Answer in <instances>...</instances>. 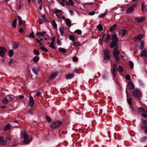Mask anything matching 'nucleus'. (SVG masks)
I'll return each mask as SVG.
<instances>
[{"mask_svg": "<svg viewBox=\"0 0 147 147\" xmlns=\"http://www.w3.org/2000/svg\"><path fill=\"white\" fill-rule=\"evenodd\" d=\"M23 136L24 139L23 142L26 144L30 143L33 139L31 136H29L26 133L23 134Z\"/></svg>", "mask_w": 147, "mask_h": 147, "instance_id": "f257e3e1", "label": "nucleus"}, {"mask_svg": "<svg viewBox=\"0 0 147 147\" xmlns=\"http://www.w3.org/2000/svg\"><path fill=\"white\" fill-rule=\"evenodd\" d=\"M132 95L134 97L140 100L142 96V93L138 89H136L133 91Z\"/></svg>", "mask_w": 147, "mask_h": 147, "instance_id": "f03ea898", "label": "nucleus"}, {"mask_svg": "<svg viewBox=\"0 0 147 147\" xmlns=\"http://www.w3.org/2000/svg\"><path fill=\"white\" fill-rule=\"evenodd\" d=\"M62 123V122L60 121H56L52 123L50 125V127L52 128H57L59 127Z\"/></svg>", "mask_w": 147, "mask_h": 147, "instance_id": "7ed1b4c3", "label": "nucleus"}, {"mask_svg": "<svg viewBox=\"0 0 147 147\" xmlns=\"http://www.w3.org/2000/svg\"><path fill=\"white\" fill-rule=\"evenodd\" d=\"M141 128L144 131V133L147 134V121H143V123L141 125Z\"/></svg>", "mask_w": 147, "mask_h": 147, "instance_id": "20e7f679", "label": "nucleus"}, {"mask_svg": "<svg viewBox=\"0 0 147 147\" xmlns=\"http://www.w3.org/2000/svg\"><path fill=\"white\" fill-rule=\"evenodd\" d=\"M24 98L23 95H20L19 96L14 97L13 95H10V102L11 101H15L16 100L21 99Z\"/></svg>", "mask_w": 147, "mask_h": 147, "instance_id": "39448f33", "label": "nucleus"}, {"mask_svg": "<svg viewBox=\"0 0 147 147\" xmlns=\"http://www.w3.org/2000/svg\"><path fill=\"white\" fill-rule=\"evenodd\" d=\"M110 51L108 49H106L104 51V58L107 59H110L111 56L110 55Z\"/></svg>", "mask_w": 147, "mask_h": 147, "instance_id": "423d86ee", "label": "nucleus"}, {"mask_svg": "<svg viewBox=\"0 0 147 147\" xmlns=\"http://www.w3.org/2000/svg\"><path fill=\"white\" fill-rule=\"evenodd\" d=\"M126 93L127 95V102L131 108L132 109V108L131 106V105H132V102H131V98H128V96H129V94L128 92V91L127 90V88H126V90H125Z\"/></svg>", "mask_w": 147, "mask_h": 147, "instance_id": "0eeeda50", "label": "nucleus"}, {"mask_svg": "<svg viewBox=\"0 0 147 147\" xmlns=\"http://www.w3.org/2000/svg\"><path fill=\"white\" fill-rule=\"evenodd\" d=\"M113 69L112 74L113 76L115 77L118 70V68L117 65L116 64L113 63Z\"/></svg>", "mask_w": 147, "mask_h": 147, "instance_id": "6e6552de", "label": "nucleus"}, {"mask_svg": "<svg viewBox=\"0 0 147 147\" xmlns=\"http://www.w3.org/2000/svg\"><path fill=\"white\" fill-rule=\"evenodd\" d=\"M6 51V49L5 48L0 46V55L1 56L3 57Z\"/></svg>", "mask_w": 147, "mask_h": 147, "instance_id": "1a4fd4ad", "label": "nucleus"}, {"mask_svg": "<svg viewBox=\"0 0 147 147\" xmlns=\"http://www.w3.org/2000/svg\"><path fill=\"white\" fill-rule=\"evenodd\" d=\"M127 33V31L124 29H121L119 32V34L120 36L123 37Z\"/></svg>", "mask_w": 147, "mask_h": 147, "instance_id": "9d476101", "label": "nucleus"}, {"mask_svg": "<svg viewBox=\"0 0 147 147\" xmlns=\"http://www.w3.org/2000/svg\"><path fill=\"white\" fill-rule=\"evenodd\" d=\"M128 85L129 87L127 88V86L126 88H127V89H129V91H130V90H133L135 88V86L134 84L131 81H129L128 82Z\"/></svg>", "mask_w": 147, "mask_h": 147, "instance_id": "9b49d317", "label": "nucleus"}, {"mask_svg": "<svg viewBox=\"0 0 147 147\" xmlns=\"http://www.w3.org/2000/svg\"><path fill=\"white\" fill-rule=\"evenodd\" d=\"M146 18L143 17H141L140 18L136 17L135 18L136 22L138 23H140L144 21Z\"/></svg>", "mask_w": 147, "mask_h": 147, "instance_id": "f8f14e48", "label": "nucleus"}, {"mask_svg": "<svg viewBox=\"0 0 147 147\" xmlns=\"http://www.w3.org/2000/svg\"><path fill=\"white\" fill-rule=\"evenodd\" d=\"M31 69L36 75H38V72L40 70L37 67H32Z\"/></svg>", "mask_w": 147, "mask_h": 147, "instance_id": "ddd939ff", "label": "nucleus"}, {"mask_svg": "<svg viewBox=\"0 0 147 147\" xmlns=\"http://www.w3.org/2000/svg\"><path fill=\"white\" fill-rule=\"evenodd\" d=\"M57 74L58 73L57 72H54L52 73L50 75L49 77V79L51 80H53L57 76Z\"/></svg>", "mask_w": 147, "mask_h": 147, "instance_id": "4468645a", "label": "nucleus"}, {"mask_svg": "<svg viewBox=\"0 0 147 147\" xmlns=\"http://www.w3.org/2000/svg\"><path fill=\"white\" fill-rule=\"evenodd\" d=\"M143 34H140L135 37L134 38V40L135 41L138 40H141L143 38Z\"/></svg>", "mask_w": 147, "mask_h": 147, "instance_id": "2eb2a0df", "label": "nucleus"}, {"mask_svg": "<svg viewBox=\"0 0 147 147\" xmlns=\"http://www.w3.org/2000/svg\"><path fill=\"white\" fill-rule=\"evenodd\" d=\"M7 142L4 140L3 137L2 136H0V145H4L6 144Z\"/></svg>", "mask_w": 147, "mask_h": 147, "instance_id": "dca6fc26", "label": "nucleus"}, {"mask_svg": "<svg viewBox=\"0 0 147 147\" xmlns=\"http://www.w3.org/2000/svg\"><path fill=\"white\" fill-rule=\"evenodd\" d=\"M29 103L31 107H32L34 104V100L33 97L30 96L29 98Z\"/></svg>", "mask_w": 147, "mask_h": 147, "instance_id": "f3484780", "label": "nucleus"}, {"mask_svg": "<svg viewBox=\"0 0 147 147\" xmlns=\"http://www.w3.org/2000/svg\"><path fill=\"white\" fill-rule=\"evenodd\" d=\"M74 76V74L73 73H69L65 75V78L67 80L71 79Z\"/></svg>", "mask_w": 147, "mask_h": 147, "instance_id": "a211bd4d", "label": "nucleus"}, {"mask_svg": "<svg viewBox=\"0 0 147 147\" xmlns=\"http://www.w3.org/2000/svg\"><path fill=\"white\" fill-rule=\"evenodd\" d=\"M12 45L13 49H16L18 48L19 44L18 42H14L12 43Z\"/></svg>", "mask_w": 147, "mask_h": 147, "instance_id": "6ab92c4d", "label": "nucleus"}, {"mask_svg": "<svg viewBox=\"0 0 147 147\" xmlns=\"http://www.w3.org/2000/svg\"><path fill=\"white\" fill-rule=\"evenodd\" d=\"M46 33V32L45 31H43L42 32H37L36 34L37 36L39 37H40L41 36H44V35Z\"/></svg>", "mask_w": 147, "mask_h": 147, "instance_id": "aec40b11", "label": "nucleus"}, {"mask_svg": "<svg viewBox=\"0 0 147 147\" xmlns=\"http://www.w3.org/2000/svg\"><path fill=\"white\" fill-rule=\"evenodd\" d=\"M18 19L19 21V24L20 26H21L23 24L25 23V21L24 20H22L21 17L18 16H17Z\"/></svg>", "mask_w": 147, "mask_h": 147, "instance_id": "412c9836", "label": "nucleus"}, {"mask_svg": "<svg viewBox=\"0 0 147 147\" xmlns=\"http://www.w3.org/2000/svg\"><path fill=\"white\" fill-rule=\"evenodd\" d=\"M117 42L116 41L113 40L110 43V46L111 48H113L116 46Z\"/></svg>", "mask_w": 147, "mask_h": 147, "instance_id": "4be33fe9", "label": "nucleus"}, {"mask_svg": "<svg viewBox=\"0 0 147 147\" xmlns=\"http://www.w3.org/2000/svg\"><path fill=\"white\" fill-rule=\"evenodd\" d=\"M111 40L112 41L115 40L116 41H117L118 39L117 37V35L115 34H113L111 36Z\"/></svg>", "mask_w": 147, "mask_h": 147, "instance_id": "5701e85b", "label": "nucleus"}, {"mask_svg": "<svg viewBox=\"0 0 147 147\" xmlns=\"http://www.w3.org/2000/svg\"><path fill=\"white\" fill-rule=\"evenodd\" d=\"M111 38V35L108 34L106 36V38L104 40V42L106 43H108Z\"/></svg>", "mask_w": 147, "mask_h": 147, "instance_id": "b1692460", "label": "nucleus"}, {"mask_svg": "<svg viewBox=\"0 0 147 147\" xmlns=\"http://www.w3.org/2000/svg\"><path fill=\"white\" fill-rule=\"evenodd\" d=\"M65 22L66 24L68 26L70 27L71 25V22L70 20L68 18H67L65 19Z\"/></svg>", "mask_w": 147, "mask_h": 147, "instance_id": "393cba45", "label": "nucleus"}, {"mask_svg": "<svg viewBox=\"0 0 147 147\" xmlns=\"http://www.w3.org/2000/svg\"><path fill=\"white\" fill-rule=\"evenodd\" d=\"M141 56H144L147 57V51H146L145 49H144L142 51V54L140 55Z\"/></svg>", "mask_w": 147, "mask_h": 147, "instance_id": "a878e982", "label": "nucleus"}, {"mask_svg": "<svg viewBox=\"0 0 147 147\" xmlns=\"http://www.w3.org/2000/svg\"><path fill=\"white\" fill-rule=\"evenodd\" d=\"M134 11V9L132 7H131L128 8L126 11V13H129Z\"/></svg>", "mask_w": 147, "mask_h": 147, "instance_id": "bb28decb", "label": "nucleus"}, {"mask_svg": "<svg viewBox=\"0 0 147 147\" xmlns=\"http://www.w3.org/2000/svg\"><path fill=\"white\" fill-rule=\"evenodd\" d=\"M59 51L63 53H65L67 52V50L65 49L60 47L59 49Z\"/></svg>", "mask_w": 147, "mask_h": 147, "instance_id": "cd10ccee", "label": "nucleus"}, {"mask_svg": "<svg viewBox=\"0 0 147 147\" xmlns=\"http://www.w3.org/2000/svg\"><path fill=\"white\" fill-rule=\"evenodd\" d=\"M69 39L72 41H74L75 40V37L74 35L72 34H70L69 36Z\"/></svg>", "mask_w": 147, "mask_h": 147, "instance_id": "c85d7f7f", "label": "nucleus"}, {"mask_svg": "<svg viewBox=\"0 0 147 147\" xmlns=\"http://www.w3.org/2000/svg\"><path fill=\"white\" fill-rule=\"evenodd\" d=\"M40 58L38 56H35L32 59L33 61L35 63L37 62L39 60Z\"/></svg>", "mask_w": 147, "mask_h": 147, "instance_id": "c756f323", "label": "nucleus"}, {"mask_svg": "<svg viewBox=\"0 0 147 147\" xmlns=\"http://www.w3.org/2000/svg\"><path fill=\"white\" fill-rule=\"evenodd\" d=\"M114 53L113 54V56L114 57L118 56V55L120 54V52L119 50H117V51H114Z\"/></svg>", "mask_w": 147, "mask_h": 147, "instance_id": "7c9ffc66", "label": "nucleus"}, {"mask_svg": "<svg viewBox=\"0 0 147 147\" xmlns=\"http://www.w3.org/2000/svg\"><path fill=\"white\" fill-rule=\"evenodd\" d=\"M98 30L99 31H102L103 30V26L101 24H99L97 26Z\"/></svg>", "mask_w": 147, "mask_h": 147, "instance_id": "2f4dec72", "label": "nucleus"}, {"mask_svg": "<svg viewBox=\"0 0 147 147\" xmlns=\"http://www.w3.org/2000/svg\"><path fill=\"white\" fill-rule=\"evenodd\" d=\"M52 23L53 27L55 29L57 28V24L56 23L55 21L53 20L52 21Z\"/></svg>", "mask_w": 147, "mask_h": 147, "instance_id": "473e14b6", "label": "nucleus"}, {"mask_svg": "<svg viewBox=\"0 0 147 147\" xmlns=\"http://www.w3.org/2000/svg\"><path fill=\"white\" fill-rule=\"evenodd\" d=\"M117 25L116 24H114L110 28V31L111 32L114 30L117 27Z\"/></svg>", "mask_w": 147, "mask_h": 147, "instance_id": "72a5a7b5", "label": "nucleus"}, {"mask_svg": "<svg viewBox=\"0 0 147 147\" xmlns=\"http://www.w3.org/2000/svg\"><path fill=\"white\" fill-rule=\"evenodd\" d=\"M64 28L63 27H62L59 29V30L61 35L62 36L63 35L64 32Z\"/></svg>", "mask_w": 147, "mask_h": 147, "instance_id": "f704fd0d", "label": "nucleus"}, {"mask_svg": "<svg viewBox=\"0 0 147 147\" xmlns=\"http://www.w3.org/2000/svg\"><path fill=\"white\" fill-rule=\"evenodd\" d=\"M142 9L143 11L146 12L147 11V8H146V7L145 5L144 4H142Z\"/></svg>", "mask_w": 147, "mask_h": 147, "instance_id": "c9c22d12", "label": "nucleus"}, {"mask_svg": "<svg viewBox=\"0 0 147 147\" xmlns=\"http://www.w3.org/2000/svg\"><path fill=\"white\" fill-rule=\"evenodd\" d=\"M9 129V123H8L4 127L3 129L4 131H6Z\"/></svg>", "mask_w": 147, "mask_h": 147, "instance_id": "e433bc0d", "label": "nucleus"}, {"mask_svg": "<svg viewBox=\"0 0 147 147\" xmlns=\"http://www.w3.org/2000/svg\"><path fill=\"white\" fill-rule=\"evenodd\" d=\"M17 23V19H15L13 21L12 23V26L13 28H16V27Z\"/></svg>", "mask_w": 147, "mask_h": 147, "instance_id": "4c0bfd02", "label": "nucleus"}, {"mask_svg": "<svg viewBox=\"0 0 147 147\" xmlns=\"http://www.w3.org/2000/svg\"><path fill=\"white\" fill-rule=\"evenodd\" d=\"M45 118L46 120L49 123H50L51 122V119L50 117L48 115H46L45 116Z\"/></svg>", "mask_w": 147, "mask_h": 147, "instance_id": "58836bf2", "label": "nucleus"}, {"mask_svg": "<svg viewBox=\"0 0 147 147\" xmlns=\"http://www.w3.org/2000/svg\"><path fill=\"white\" fill-rule=\"evenodd\" d=\"M49 47L53 49H56V48L54 46V43H53V42H51L49 45Z\"/></svg>", "mask_w": 147, "mask_h": 147, "instance_id": "ea45409f", "label": "nucleus"}, {"mask_svg": "<svg viewBox=\"0 0 147 147\" xmlns=\"http://www.w3.org/2000/svg\"><path fill=\"white\" fill-rule=\"evenodd\" d=\"M138 110L139 112H141L142 113H144L146 111L144 109L141 107L139 108Z\"/></svg>", "mask_w": 147, "mask_h": 147, "instance_id": "a19ab883", "label": "nucleus"}, {"mask_svg": "<svg viewBox=\"0 0 147 147\" xmlns=\"http://www.w3.org/2000/svg\"><path fill=\"white\" fill-rule=\"evenodd\" d=\"M28 112L31 114H34V110L32 108L29 109H28Z\"/></svg>", "mask_w": 147, "mask_h": 147, "instance_id": "79ce46f5", "label": "nucleus"}, {"mask_svg": "<svg viewBox=\"0 0 147 147\" xmlns=\"http://www.w3.org/2000/svg\"><path fill=\"white\" fill-rule=\"evenodd\" d=\"M141 115L144 118H147V111H146L144 113H142L141 114Z\"/></svg>", "mask_w": 147, "mask_h": 147, "instance_id": "37998d69", "label": "nucleus"}, {"mask_svg": "<svg viewBox=\"0 0 147 147\" xmlns=\"http://www.w3.org/2000/svg\"><path fill=\"white\" fill-rule=\"evenodd\" d=\"M2 102L4 104H6L8 103V100L6 98H5L2 100Z\"/></svg>", "mask_w": 147, "mask_h": 147, "instance_id": "c03bdc74", "label": "nucleus"}, {"mask_svg": "<svg viewBox=\"0 0 147 147\" xmlns=\"http://www.w3.org/2000/svg\"><path fill=\"white\" fill-rule=\"evenodd\" d=\"M144 42L142 41L141 42L140 46L139 47V48L140 49H142L144 48Z\"/></svg>", "mask_w": 147, "mask_h": 147, "instance_id": "a18cd8bd", "label": "nucleus"}, {"mask_svg": "<svg viewBox=\"0 0 147 147\" xmlns=\"http://www.w3.org/2000/svg\"><path fill=\"white\" fill-rule=\"evenodd\" d=\"M33 52L36 55H38L40 54L38 50L35 49H34Z\"/></svg>", "mask_w": 147, "mask_h": 147, "instance_id": "49530a36", "label": "nucleus"}, {"mask_svg": "<svg viewBox=\"0 0 147 147\" xmlns=\"http://www.w3.org/2000/svg\"><path fill=\"white\" fill-rule=\"evenodd\" d=\"M147 140V137H145L141 138V141L142 142H144L146 141Z\"/></svg>", "mask_w": 147, "mask_h": 147, "instance_id": "de8ad7c7", "label": "nucleus"}, {"mask_svg": "<svg viewBox=\"0 0 147 147\" xmlns=\"http://www.w3.org/2000/svg\"><path fill=\"white\" fill-rule=\"evenodd\" d=\"M129 65L130 67V69H132L134 67V64L131 61H129Z\"/></svg>", "mask_w": 147, "mask_h": 147, "instance_id": "09e8293b", "label": "nucleus"}, {"mask_svg": "<svg viewBox=\"0 0 147 147\" xmlns=\"http://www.w3.org/2000/svg\"><path fill=\"white\" fill-rule=\"evenodd\" d=\"M28 37H32L33 38H35V37L34 36V33L33 32H32L29 35V36H28Z\"/></svg>", "mask_w": 147, "mask_h": 147, "instance_id": "8fccbe9b", "label": "nucleus"}, {"mask_svg": "<svg viewBox=\"0 0 147 147\" xmlns=\"http://www.w3.org/2000/svg\"><path fill=\"white\" fill-rule=\"evenodd\" d=\"M40 49L42 51H44L45 52H48V50L45 47H40Z\"/></svg>", "mask_w": 147, "mask_h": 147, "instance_id": "3c124183", "label": "nucleus"}, {"mask_svg": "<svg viewBox=\"0 0 147 147\" xmlns=\"http://www.w3.org/2000/svg\"><path fill=\"white\" fill-rule=\"evenodd\" d=\"M109 59L104 58L103 60V62L105 63H107L109 61Z\"/></svg>", "mask_w": 147, "mask_h": 147, "instance_id": "603ef678", "label": "nucleus"}, {"mask_svg": "<svg viewBox=\"0 0 147 147\" xmlns=\"http://www.w3.org/2000/svg\"><path fill=\"white\" fill-rule=\"evenodd\" d=\"M37 21L40 24H42L43 23L42 20L40 18H38Z\"/></svg>", "mask_w": 147, "mask_h": 147, "instance_id": "864d4df0", "label": "nucleus"}, {"mask_svg": "<svg viewBox=\"0 0 147 147\" xmlns=\"http://www.w3.org/2000/svg\"><path fill=\"white\" fill-rule=\"evenodd\" d=\"M75 32L80 35L82 33V31L80 30H76L75 31Z\"/></svg>", "mask_w": 147, "mask_h": 147, "instance_id": "5fc2aeb1", "label": "nucleus"}, {"mask_svg": "<svg viewBox=\"0 0 147 147\" xmlns=\"http://www.w3.org/2000/svg\"><path fill=\"white\" fill-rule=\"evenodd\" d=\"M78 58L76 56H74L73 58V60L74 62H76L78 61Z\"/></svg>", "mask_w": 147, "mask_h": 147, "instance_id": "6e6d98bb", "label": "nucleus"}, {"mask_svg": "<svg viewBox=\"0 0 147 147\" xmlns=\"http://www.w3.org/2000/svg\"><path fill=\"white\" fill-rule=\"evenodd\" d=\"M68 3L69 5H70L71 6H73L74 5V3L72 0H68Z\"/></svg>", "mask_w": 147, "mask_h": 147, "instance_id": "4d7b16f0", "label": "nucleus"}, {"mask_svg": "<svg viewBox=\"0 0 147 147\" xmlns=\"http://www.w3.org/2000/svg\"><path fill=\"white\" fill-rule=\"evenodd\" d=\"M13 51L12 50H10V57L13 56Z\"/></svg>", "mask_w": 147, "mask_h": 147, "instance_id": "13d9d810", "label": "nucleus"}, {"mask_svg": "<svg viewBox=\"0 0 147 147\" xmlns=\"http://www.w3.org/2000/svg\"><path fill=\"white\" fill-rule=\"evenodd\" d=\"M114 57L115 58V60L117 63H118L120 59L119 57V56H117Z\"/></svg>", "mask_w": 147, "mask_h": 147, "instance_id": "bf43d9fd", "label": "nucleus"}, {"mask_svg": "<svg viewBox=\"0 0 147 147\" xmlns=\"http://www.w3.org/2000/svg\"><path fill=\"white\" fill-rule=\"evenodd\" d=\"M118 70L120 72H121L123 71V68L120 66H119Z\"/></svg>", "mask_w": 147, "mask_h": 147, "instance_id": "052dcab7", "label": "nucleus"}, {"mask_svg": "<svg viewBox=\"0 0 147 147\" xmlns=\"http://www.w3.org/2000/svg\"><path fill=\"white\" fill-rule=\"evenodd\" d=\"M42 18H43V19H44V20L45 22H48V20H47V19L46 18L45 16V15H42Z\"/></svg>", "mask_w": 147, "mask_h": 147, "instance_id": "680f3d73", "label": "nucleus"}, {"mask_svg": "<svg viewBox=\"0 0 147 147\" xmlns=\"http://www.w3.org/2000/svg\"><path fill=\"white\" fill-rule=\"evenodd\" d=\"M125 78L127 80H129L131 78L130 75L128 74H127Z\"/></svg>", "mask_w": 147, "mask_h": 147, "instance_id": "e2e57ef3", "label": "nucleus"}, {"mask_svg": "<svg viewBox=\"0 0 147 147\" xmlns=\"http://www.w3.org/2000/svg\"><path fill=\"white\" fill-rule=\"evenodd\" d=\"M106 15V12H105V13H103V14H101V15H100L98 16V18H103V17L105 16Z\"/></svg>", "mask_w": 147, "mask_h": 147, "instance_id": "0e129e2a", "label": "nucleus"}, {"mask_svg": "<svg viewBox=\"0 0 147 147\" xmlns=\"http://www.w3.org/2000/svg\"><path fill=\"white\" fill-rule=\"evenodd\" d=\"M13 121V122L16 123H18V120H14L13 119L10 118V121Z\"/></svg>", "mask_w": 147, "mask_h": 147, "instance_id": "69168bd1", "label": "nucleus"}, {"mask_svg": "<svg viewBox=\"0 0 147 147\" xmlns=\"http://www.w3.org/2000/svg\"><path fill=\"white\" fill-rule=\"evenodd\" d=\"M95 13V12L94 11L90 12L89 13V15L90 16H92L94 15Z\"/></svg>", "mask_w": 147, "mask_h": 147, "instance_id": "338daca9", "label": "nucleus"}, {"mask_svg": "<svg viewBox=\"0 0 147 147\" xmlns=\"http://www.w3.org/2000/svg\"><path fill=\"white\" fill-rule=\"evenodd\" d=\"M57 43L58 45H60L61 44V41L59 39H57Z\"/></svg>", "mask_w": 147, "mask_h": 147, "instance_id": "774afa93", "label": "nucleus"}]
</instances>
